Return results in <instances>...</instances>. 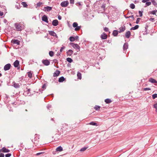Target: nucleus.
Here are the masks:
<instances>
[{"mask_svg": "<svg viewBox=\"0 0 157 157\" xmlns=\"http://www.w3.org/2000/svg\"><path fill=\"white\" fill-rule=\"evenodd\" d=\"M63 150V148L61 146H59L56 148V150L57 151H61Z\"/></svg>", "mask_w": 157, "mask_h": 157, "instance_id": "nucleus-24", "label": "nucleus"}, {"mask_svg": "<svg viewBox=\"0 0 157 157\" xmlns=\"http://www.w3.org/2000/svg\"><path fill=\"white\" fill-rule=\"evenodd\" d=\"M105 102L107 104H109L112 102V101L110 99L107 98L105 100Z\"/></svg>", "mask_w": 157, "mask_h": 157, "instance_id": "nucleus-25", "label": "nucleus"}, {"mask_svg": "<svg viewBox=\"0 0 157 157\" xmlns=\"http://www.w3.org/2000/svg\"><path fill=\"white\" fill-rule=\"evenodd\" d=\"M13 86L15 88H19L20 87V85L18 83H17L15 82H13Z\"/></svg>", "mask_w": 157, "mask_h": 157, "instance_id": "nucleus-20", "label": "nucleus"}, {"mask_svg": "<svg viewBox=\"0 0 157 157\" xmlns=\"http://www.w3.org/2000/svg\"><path fill=\"white\" fill-rule=\"evenodd\" d=\"M73 53V51L72 50L70 49L69 50L66 52L67 56H71Z\"/></svg>", "mask_w": 157, "mask_h": 157, "instance_id": "nucleus-13", "label": "nucleus"}, {"mask_svg": "<svg viewBox=\"0 0 157 157\" xmlns=\"http://www.w3.org/2000/svg\"><path fill=\"white\" fill-rule=\"evenodd\" d=\"M0 157H4V155L3 153H1L0 154Z\"/></svg>", "mask_w": 157, "mask_h": 157, "instance_id": "nucleus-58", "label": "nucleus"}, {"mask_svg": "<svg viewBox=\"0 0 157 157\" xmlns=\"http://www.w3.org/2000/svg\"><path fill=\"white\" fill-rule=\"evenodd\" d=\"M105 4H103L101 6V8L102 9L103 12H102L103 13L105 10Z\"/></svg>", "mask_w": 157, "mask_h": 157, "instance_id": "nucleus-35", "label": "nucleus"}, {"mask_svg": "<svg viewBox=\"0 0 157 157\" xmlns=\"http://www.w3.org/2000/svg\"><path fill=\"white\" fill-rule=\"evenodd\" d=\"M11 155V154L8 153L5 155L6 157H10Z\"/></svg>", "mask_w": 157, "mask_h": 157, "instance_id": "nucleus-50", "label": "nucleus"}, {"mask_svg": "<svg viewBox=\"0 0 157 157\" xmlns=\"http://www.w3.org/2000/svg\"><path fill=\"white\" fill-rule=\"evenodd\" d=\"M140 18H137V20H136V24H138L139 23V21H140Z\"/></svg>", "mask_w": 157, "mask_h": 157, "instance_id": "nucleus-52", "label": "nucleus"}, {"mask_svg": "<svg viewBox=\"0 0 157 157\" xmlns=\"http://www.w3.org/2000/svg\"><path fill=\"white\" fill-rule=\"evenodd\" d=\"M131 36V32L129 31H127L125 34V36L127 38H129Z\"/></svg>", "mask_w": 157, "mask_h": 157, "instance_id": "nucleus-12", "label": "nucleus"}, {"mask_svg": "<svg viewBox=\"0 0 157 157\" xmlns=\"http://www.w3.org/2000/svg\"><path fill=\"white\" fill-rule=\"evenodd\" d=\"M104 30L106 32H108L109 31V29L108 28L106 27H105L104 29Z\"/></svg>", "mask_w": 157, "mask_h": 157, "instance_id": "nucleus-49", "label": "nucleus"}, {"mask_svg": "<svg viewBox=\"0 0 157 157\" xmlns=\"http://www.w3.org/2000/svg\"><path fill=\"white\" fill-rule=\"evenodd\" d=\"M21 4L24 7H26L28 6L27 4L25 2H22L21 3Z\"/></svg>", "mask_w": 157, "mask_h": 157, "instance_id": "nucleus-29", "label": "nucleus"}, {"mask_svg": "<svg viewBox=\"0 0 157 157\" xmlns=\"http://www.w3.org/2000/svg\"><path fill=\"white\" fill-rule=\"evenodd\" d=\"M69 4V2L68 1L62 2L60 4L61 6L62 7H66Z\"/></svg>", "mask_w": 157, "mask_h": 157, "instance_id": "nucleus-3", "label": "nucleus"}, {"mask_svg": "<svg viewBox=\"0 0 157 157\" xmlns=\"http://www.w3.org/2000/svg\"><path fill=\"white\" fill-rule=\"evenodd\" d=\"M19 65V61L18 60H16L13 63V65L15 67H17Z\"/></svg>", "mask_w": 157, "mask_h": 157, "instance_id": "nucleus-14", "label": "nucleus"}, {"mask_svg": "<svg viewBox=\"0 0 157 157\" xmlns=\"http://www.w3.org/2000/svg\"><path fill=\"white\" fill-rule=\"evenodd\" d=\"M44 9H45V10H44L45 11L49 12L52 10V7L49 6H47L45 7Z\"/></svg>", "mask_w": 157, "mask_h": 157, "instance_id": "nucleus-18", "label": "nucleus"}, {"mask_svg": "<svg viewBox=\"0 0 157 157\" xmlns=\"http://www.w3.org/2000/svg\"><path fill=\"white\" fill-rule=\"evenodd\" d=\"M143 11H139V15H140V17H142L143 16Z\"/></svg>", "mask_w": 157, "mask_h": 157, "instance_id": "nucleus-46", "label": "nucleus"}, {"mask_svg": "<svg viewBox=\"0 0 157 157\" xmlns=\"http://www.w3.org/2000/svg\"><path fill=\"white\" fill-rule=\"evenodd\" d=\"M65 78L63 76H62L59 78L58 81L59 82H61L65 81Z\"/></svg>", "mask_w": 157, "mask_h": 157, "instance_id": "nucleus-21", "label": "nucleus"}, {"mask_svg": "<svg viewBox=\"0 0 157 157\" xmlns=\"http://www.w3.org/2000/svg\"><path fill=\"white\" fill-rule=\"evenodd\" d=\"M49 34L51 36H55L56 38H58V36L56 33L54 31H49Z\"/></svg>", "mask_w": 157, "mask_h": 157, "instance_id": "nucleus-9", "label": "nucleus"}, {"mask_svg": "<svg viewBox=\"0 0 157 157\" xmlns=\"http://www.w3.org/2000/svg\"><path fill=\"white\" fill-rule=\"evenodd\" d=\"M76 5L77 6H80L81 5V4H80V3L79 2H78V3H77L76 4Z\"/></svg>", "mask_w": 157, "mask_h": 157, "instance_id": "nucleus-61", "label": "nucleus"}, {"mask_svg": "<svg viewBox=\"0 0 157 157\" xmlns=\"http://www.w3.org/2000/svg\"><path fill=\"white\" fill-rule=\"evenodd\" d=\"M100 107L99 106L96 105L94 107V109L97 110H99V109H100Z\"/></svg>", "mask_w": 157, "mask_h": 157, "instance_id": "nucleus-38", "label": "nucleus"}, {"mask_svg": "<svg viewBox=\"0 0 157 157\" xmlns=\"http://www.w3.org/2000/svg\"><path fill=\"white\" fill-rule=\"evenodd\" d=\"M39 135L36 134L35 135V137L34 138V143L35 144H37V143L39 142Z\"/></svg>", "mask_w": 157, "mask_h": 157, "instance_id": "nucleus-4", "label": "nucleus"}, {"mask_svg": "<svg viewBox=\"0 0 157 157\" xmlns=\"http://www.w3.org/2000/svg\"><path fill=\"white\" fill-rule=\"evenodd\" d=\"M151 2H148L146 3H145V7H146L147 6H148L151 5Z\"/></svg>", "mask_w": 157, "mask_h": 157, "instance_id": "nucleus-39", "label": "nucleus"}, {"mask_svg": "<svg viewBox=\"0 0 157 157\" xmlns=\"http://www.w3.org/2000/svg\"><path fill=\"white\" fill-rule=\"evenodd\" d=\"M75 38V40H78V36H75L74 37Z\"/></svg>", "mask_w": 157, "mask_h": 157, "instance_id": "nucleus-56", "label": "nucleus"}, {"mask_svg": "<svg viewBox=\"0 0 157 157\" xmlns=\"http://www.w3.org/2000/svg\"><path fill=\"white\" fill-rule=\"evenodd\" d=\"M26 89H27V92H28V94H29V92L30 91V89H28L27 87L26 88Z\"/></svg>", "mask_w": 157, "mask_h": 157, "instance_id": "nucleus-60", "label": "nucleus"}, {"mask_svg": "<svg viewBox=\"0 0 157 157\" xmlns=\"http://www.w3.org/2000/svg\"><path fill=\"white\" fill-rule=\"evenodd\" d=\"M88 147H84L82 148H81L80 150V151L82 152L84 151H85L87 148Z\"/></svg>", "mask_w": 157, "mask_h": 157, "instance_id": "nucleus-34", "label": "nucleus"}, {"mask_svg": "<svg viewBox=\"0 0 157 157\" xmlns=\"http://www.w3.org/2000/svg\"><path fill=\"white\" fill-rule=\"evenodd\" d=\"M16 29L17 31H21L24 29L25 26L21 23H16L14 24Z\"/></svg>", "mask_w": 157, "mask_h": 157, "instance_id": "nucleus-1", "label": "nucleus"}, {"mask_svg": "<svg viewBox=\"0 0 157 157\" xmlns=\"http://www.w3.org/2000/svg\"><path fill=\"white\" fill-rule=\"evenodd\" d=\"M65 47L64 46H63L61 48L60 51L61 52H62L63 50L65 49Z\"/></svg>", "mask_w": 157, "mask_h": 157, "instance_id": "nucleus-53", "label": "nucleus"}, {"mask_svg": "<svg viewBox=\"0 0 157 157\" xmlns=\"http://www.w3.org/2000/svg\"><path fill=\"white\" fill-rule=\"evenodd\" d=\"M152 98L153 99L157 98V94H155L152 95Z\"/></svg>", "mask_w": 157, "mask_h": 157, "instance_id": "nucleus-41", "label": "nucleus"}, {"mask_svg": "<svg viewBox=\"0 0 157 157\" xmlns=\"http://www.w3.org/2000/svg\"><path fill=\"white\" fill-rule=\"evenodd\" d=\"M11 66V64L10 63H8L4 66V70L5 71L8 70L10 68Z\"/></svg>", "mask_w": 157, "mask_h": 157, "instance_id": "nucleus-6", "label": "nucleus"}, {"mask_svg": "<svg viewBox=\"0 0 157 157\" xmlns=\"http://www.w3.org/2000/svg\"><path fill=\"white\" fill-rule=\"evenodd\" d=\"M73 27L74 28H76L78 26V23L76 22H75L73 24Z\"/></svg>", "mask_w": 157, "mask_h": 157, "instance_id": "nucleus-37", "label": "nucleus"}, {"mask_svg": "<svg viewBox=\"0 0 157 157\" xmlns=\"http://www.w3.org/2000/svg\"><path fill=\"white\" fill-rule=\"evenodd\" d=\"M77 76L78 78L81 79L82 78V75L79 72H78L77 74Z\"/></svg>", "mask_w": 157, "mask_h": 157, "instance_id": "nucleus-27", "label": "nucleus"}, {"mask_svg": "<svg viewBox=\"0 0 157 157\" xmlns=\"http://www.w3.org/2000/svg\"><path fill=\"white\" fill-rule=\"evenodd\" d=\"M151 89L149 88H145L143 89V90L144 91H147L148 90H151Z\"/></svg>", "mask_w": 157, "mask_h": 157, "instance_id": "nucleus-48", "label": "nucleus"}, {"mask_svg": "<svg viewBox=\"0 0 157 157\" xmlns=\"http://www.w3.org/2000/svg\"><path fill=\"white\" fill-rule=\"evenodd\" d=\"M2 152H9L10 150L9 149H7L6 148L4 147L2 148Z\"/></svg>", "mask_w": 157, "mask_h": 157, "instance_id": "nucleus-22", "label": "nucleus"}, {"mask_svg": "<svg viewBox=\"0 0 157 157\" xmlns=\"http://www.w3.org/2000/svg\"><path fill=\"white\" fill-rule=\"evenodd\" d=\"M11 42L13 44L17 45H19L20 44V41L17 39L12 40L11 41Z\"/></svg>", "mask_w": 157, "mask_h": 157, "instance_id": "nucleus-7", "label": "nucleus"}, {"mask_svg": "<svg viewBox=\"0 0 157 157\" xmlns=\"http://www.w3.org/2000/svg\"><path fill=\"white\" fill-rule=\"evenodd\" d=\"M155 19L154 18H151L149 19V20L150 21H151L152 22H154L155 21Z\"/></svg>", "mask_w": 157, "mask_h": 157, "instance_id": "nucleus-55", "label": "nucleus"}, {"mask_svg": "<svg viewBox=\"0 0 157 157\" xmlns=\"http://www.w3.org/2000/svg\"><path fill=\"white\" fill-rule=\"evenodd\" d=\"M70 44L75 49H76V50L78 49V51H80V47L78 44L73 43H70Z\"/></svg>", "mask_w": 157, "mask_h": 157, "instance_id": "nucleus-2", "label": "nucleus"}, {"mask_svg": "<svg viewBox=\"0 0 157 157\" xmlns=\"http://www.w3.org/2000/svg\"><path fill=\"white\" fill-rule=\"evenodd\" d=\"M101 37L102 39L104 40L107 38V36L106 33H104L102 34L101 35Z\"/></svg>", "mask_w": 157, "mask_h": 157, "instance_id": "nucleus-15", "label": "nucleus"}, {"mask_svg": "<svg viewBox=\"0 0 157 157\" xmlns=\"http://www.w3.org/2000/svg\"><path fill=\"white\" fill-rule=\"evenodd\" d=\"M3 15V13L0 11V16H2Z\"/></svg>", "mask_w": 157, "mask_h": 157, "instance_id": "nucleus-62", "label": "nucleus"}, {"mask_svg": "<svg viewBox=\"0 0 157 157\" xmlns=\"http://www.w3.org/2000/svg\"><path fill=\"white\" fill-rule=\"evenodd\" d=\"M69 40L71 42H73L75 40L74 37L73 36H70L69 37Z\"/></svg>", "mask_w": 157, "mask_h": 157, "instance_id": "nucleus-28", "label": "nucleus"}, {"mask_svg": "<svg viewBox=\"0 0 157 157\" xmlns=\"http://www.w3.org/2000/svg\"><path fill=\"white\" fill-rule=\"evenodd\" d=\"M46 87V84L44 83V85L42 86V88L43 89V90L45 89Z\"/></svg>", "mask_w": 157, "mask_h": 157, "instance_id": "nucleus-47", "label": "nucleus"}, {"mask_svg": "<svg viewBox=\"0 0 157 157\" xmlns=\"http://www.w3.org/2000/svg\"><path fill=\"white\" fill-rule=\"evenodd\" d=\"M126 29V27L125 25H124L123 26L121 27L119 29V30L118 31L119 33H121L124 32Z\"/></svg>", "mask_w": 157, "mask_h": 157, "instance_id": "nucleus-8", "label": "nucleus"}, {"mask_svg": "<svg viewBox=\"0 0 157 157\" xmlns=\"http://www.w3.org/2000/svg\"><path fill=\"white\" fill-rule=\"evenodd\" d=\"M128 48V44L127 43H125L123 46V49L124 51L126 50Z\"/></svg>", "mask_w": 157, "mask_h": 157, "instance_id": "nucleus-19", "label": "nucleus"}, {"mask_svg": "<svg viewBox=\"0 0 157 157\" xmlns=\"http://www.w3.org/2000/svg\"><path fill=\"white\" fill-rule=\"evenodd\" d=\"M148 27V26L147 25L145 27V31H146L147 30Z\"/></svg>", "mask_w": 157, "mask_h": 157, "instance_id": "nucleus-63", "label": "nucleus"}, {"mask_svg": "<svg viewBox=\"0 0 157 157\" xmlns=\"http://www.w3.org/2000/svg\"><path fill=\"white\" fill-rule=\"evenodd\" d=\"M60 74V71L58 70L56 71V72L53 73V76L54 77L58 76Z\"/></svg>", "mask_w": 157, "mask_h": 157, "instance_id": "nucleus-17", "label": "nucleus"}, {"mask_svg": "<svg viewBox=\"0 0 157 157\" xmlns=\"http://www.w3.org/2000/svg\"><path fill=\"white\" fill-rule=\"evenodd\" d=\"M42 19L43 21L46 22L47 23H48V17L46 15H44L42 17Z\"/></svg>", "mask_w": 157, "mask_h": 157, "instance_id": "nucleus-10", "label": "nucleus"}, {"mask_svg": "<svg viewBox=\"0 0 157 157\" xmlns=\"http://www.w3.org/2000/svg\"><path fill=\"white\" fill-rule=\"evenodd\" d=\"M149 82L153 83H157V81H156L155 79L151 78H149Z\"/></svg>", "mask_w": 157, "mask_h": 157, "instance_id": "nucleus-16", "label": "nucleus"}, {"mask_svg": "<svg viewBox=\"0 0 157 157\" xmlns=\"http://www.w3.org/2000/svg\"><path fill=\"white\" fill-rule=\"evenodd\" d=\"M51 105L49 104L47 106V107L48 109H50L51 108Z\"/></svg>", "mask_w": 157, "mask_h": 157, "instance_id": "nucleus-51", "label": "nucleus"}, {"mask_svg": "<svg viewBox=\"0 0 157 157\" xmlns=\"http://www.w3.org/2000/svg\"><path fill=\"white\" fill-rule=\"evenodd\" d=\"M43 63L45 66H48L50 64V61L48 59H44L42 61Z\"/></svg>", "mask_w": 157, "mask_h": 157, "instance_id": "nucleus-5", "label": "nucleus"}, {"mask_svg": "<svg viewBox=\"0 0 157 157\" xmlns=\"http://www.w3.org/2000/svg\"><path fill=\"white\" fill-rule=\"evenodd\" d=\"M118 32V31L117 30H114L113 32V35L114 36H116L117 35Z\"/></svg>", "mask_w": 157, "mask_h": 157, "instance_id": "nucleus-23", "label": "nucleus"}, {"mask_svg": "<svg viewBox=\"0 0 157 157\" xmlns=\"http://www.w3.org/2000/svg\"><path fill=\"white\" fill-rule=\"evenodd\" d=\"M70 3L71 4H73L74 2V0H70Z\"/></svg>", "mask_w": 157, "mask_h": 157, "instance_id": "nucleus-57", "label": "nucleus"}, {"mask_svg": "<svg viewBox=\"0 0 157 157\" xmlns=\"http://www.w3.org/2000/svg\"><path fill=\"white\" fill-rule=\"evenodd\" d=\"M43 3L40 2H39L37 3L36 6L37 7H40Z\"/></svg>", "mask_w": 157, "mask_h": 157, "instance_id": "nucleus-44", "label": "nucleus"}, {"mask_svg": "<svg viewBox=\"0 0 157 157\" xmlns=\"http://www.w3.org/2000/svg\"><path fill=\"white\" fill-rule=\"evenodd\" d=\"M130 7L132 9H134L135 8V5L133 3H131L130 4Z\"/></svg>", "mask_w": 157, "mask_h": 157, "instance_id": "nucleus-36", "label": "nucleus"}, {"mask_svg": "<svg viewBox=\"0 0 157 157\" xmlns=\"http://www.w3.org/2000/svg\"><path fill=\"white\" fill-rule=\"evenodd\" d=\"M89 124L92 125H95V126H97V124L96 123L92 121L90 122L89 123Z\"/></svg>", "mask_w": 157, "mask_h": 157, "instance_id": "nucleus-30", "label": "nucleus"}, {"mask_svg": "<svg viewBox=\"0 0 157 157\" xmlns=\"http://www.w3.org/2000/svg\"><path fill=\"white\" fill-rule=\"evenodd\" d=\"M28 75L30 78H31L32 77V74L31 71H29L28 72Z\"/></svg>", "mask_w": 157, "mask_h": 157, "instance_id": "nucleus-32", "label": "nucleus"}, {"mask_svg": "<svg viewBox=\"0 0 157 157\" xmlns=\"http://www.w3.org/2000/svg\"><path fill=\"white\" fill-rule=\"evenodd\" d=\"M66 60L67 61L70 63L73 62V60L70 58H67L66 59Z\"/></svg>", "mask_w": 157, "mask_h": 157, "instance_id": "nucleus-31", "label": "nucleus"}, {"mask_svg": "<svg viewBox=\"0 0 157 157\" xmlns=\"http://www.w3.org/2000/svg\"><path fill=\"white\" fill-rule=\"evenodd\" d=\"M139 27V26L138 25H136L134 27H132L130 29L131 30H134L137 29Z\"/></svg>", "mask_w": 157, "mask_h": 157, "instance_id": "nucleus-26", "label": "nucleus"}, {"mask_svg": "<svg viewBox=\"0 0 157 157\" xmlns=\"http://www.w3.org/2000/svg\"><path fill=\"white\" fill-rule=\"evenodd\" d=\"M58 19L59 20H60L62 19L61 16H60V15H59L58 16Z\"/></svg>", "mask_w": 157, "mask_h": 157, "instance_id": "nucleus-59", "label": "nucleus"}, {"mask_svg": "<svg viewBox=\"0 0 157 157\" xmlns=\"http://www.w3.org/2000/svg\"><path fill=\"white\" fill-rule=\"evenodd\" d=\"M153 107L155 109V111L156 112H157V103H156L155 104H154L153 105Z\"/></svg>", "mask_w": 157, "mask_h": 157, "instance_id": "nucleus-45", "label": "nucleus"}, {"mask_svg": "<svg viewBox=\"0 0 157 157\" xmlns=\"http://www.w3.org/2000/svg\"><path fill=\"white\" fill-rule=\"evenodd\" d=\"M49 55L51 56H52L54 55V52L52 51H50L49 52Z\"/></svg>", "mask_w": 157, "mask_h": 157, "instance_id": "nucleus-43", "label": "nucleus"}, {"mask_svg": "<svg viewBox=\"0 0 157 157\" xmlns=\"http://www.w3.org/2000/svg\"><path fill=\"white\" fill-rule=\"evenodd\" d=\"M152 3L155 6H157V3L155 0H151Z\"/></svg>", "mask_w": 157, "mask_h": 157, "instance_id": "nucleus-33", "label": "nucleus"}, {"mask_svg": "<svg viewBox=\"0 0 157 157\" xmlns=\"http://www.w3.org/2000/svg\"><path fill=\"white\" fill-rule=\"evenodd\" d=\"M130 16V17L132 18V19H133V20H134V15H131V16Z\"/></svg>", "mask_w": 157, "mask_h": 157, "instance_id": "nucleus-64", "label": "nucleus"}, {"mask_svg": "<svg viewBox=\"0 0 157 157\" xmlns=\"http://www.w3.org/2000/svg\"><path fill=\"white\" fill-rule=\"evenodd\" d=\"M150 14H153V15H155L156 12L155 10H153L152 11H150L149 12Z\"/></svg>", "mask_w": 157, "mask_h": 157, "instance_id": "nucleus-42", "label": "nucleus"}, {"mask_svg": "<svg viewBox=\"0 0 157 157\" xmlns=\"http://www.w3.org/2000/svg\"><path fill=\"white\" fill-rule=\"evenodd\" d=\"M81 28V26H77L75 28V30L77 31L79 30Z\"/></svg>", "mask_w": 157, "mask_h": 157, "instance_id": "nucleus-40", "label": "nucleus"}, {"mask_svg": "<svg viewBox=\"0 0 157 157\" xmlns=\"http://www.w3.org/2000/svg\"><path fill=\"white\" fill-rule=\"evenodd\" d=\"M58 21L57 20H54L52 21V25L54 26H56L58 24Z\"/></svg>", "mask_w": 157, "mask_h": 157, "instance_id": "nucleus-11", "label": "nucleus"}, {"mask_svg": "<svg viewBox=\"0 0 157 157\" xmlns=\"http://www.w3.org/2000/svg\"><path fill=\"white\" fill-rule=\"evenodd\" d=\"M15 7L17 9H20V6L19 5H15Z\"/></svg>", "mask_w": 157, "mask_h": 157, "instance_id": "nucleus-54", "label": "nucleus"}]
</instances>
